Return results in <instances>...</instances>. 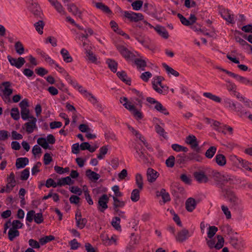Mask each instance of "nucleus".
<instances>
[{
  "label": "nucleus",
  "instance_id": "obj_21",
  "mask_svg": "<svg viewBox=\"0 0 252 252\" xmlns=\"http://www.w3.org/2000/svg\"><path fill=\"white\" fill-rule=\"evenodd\" d=\"M30 9L35 16L40 17L42 14L39 5L35 2L32 3L30 6Z\"/></svg>",
  "mask_w": 252,
  "mask_h": 252
},
{
  "label": "nucleus",
  "instance_id": "obj_47",
  "mask_svg": "<svg viewBox=\"0 0 252 252\" xmlns=\"http://www.w3.org/2000/svg\"><path fill=\"white\" fill-rule=\"evenodd\" d=\"M130 198L133 202H137L140 198V191L138 189H134L132 190Z\"/></svg>",
  "mask_w": 252,
  "mask_h": 252
},
{
  "label": "nucleus",
  "instance_id": "obj_51",
  "mask_svg": "<svg viewBox=\"0 0 252 252\" xmlns=\"http://www.w3.org/2000/svg\"><path fill=\"white\" fill-rule=\"evenodd\" d=\"M230 160L233 162V164L238 167H241V164L242 163L243 159L239 158L236 156H232L230 157Z\"/></svg>",
  "mask_w": 252,
  "mask_h": 252
},
{
  "label": "nucleus",
  "instance_id": "obj_50",
  "mask_svg": "<svg viewBox=\"0 0 252 252\" xmlns=\"http://www.w3.org/2000/svg\"><path fill=\"white\" fill-rule=\"evenodd\" d=\"M206 97L217 103H220L221 102V98L219 96L211 93H206Z\"/></svg>",
  "mask_w": 252,
  "mask_h": 252
},
{
  "label": "nucleus",
  "instance_id": "obj_27",
  "mask_svg": "<svg viewBox=\"0 0 252 252\" xmlns=\"http://www.w3.org/2000/svg\"><path fill=\"white\" fill-rule=\"evenodd\" d=\"M117 75L122 81L127 85H130L131 80L128 77L126 72L124 71H119L117 73Z\"/></svg>",
  "mask_w": 252,
  "mask_h": 252
},
{
  "label": "nucleus",
  "instance_id": "obj_10",
  "mask_svg": "<svg viewBox=\"0 0 252 252\" xmlns=\"http://www.w3.org/2000/svg\"><path fill=\"white\" fill-rule=\"evenodd\" d=\"M36 122V118L34 117H32L29 121L24 125L23 128L26 130L27 133L31 134L33 132L34 129L37 128Z\"/></svg>",
  "mask_w": 252,
  "mask_h": 252
},
{
  "label": "nucleus",
  "instance_id": "obj_18",
  "mask_svg": "<svg viewBox=\"0 0 252 252\" xmlns=\"http://www.w3.org/2000/svg\"><path fill=\"white\" fill-rule=\"evenodd\" d=\"M50 3L60 14L63 15H66V12L64 10V8L57 0H52Z\"/></svg>",
  "mask_w": 252,
  "mask_h": 252
},
{
  "label": "nucleus",
  "instance_id": "obj_2",
  "mask_svg": "<svg viewBox=\"0 0 252 252\" xmlns=\"http://www.w3.org/2000/svg\"><path fill=\"white\" fill-rule=\"evenodd\" d=\"M223 104L229 111L236 112L239 117L243 118L247 116L248 118L252 122V114L244 110L240 103L235 102L229 98H225L223 99Z\"/></svg>",
  "mask_w": 252,
  "mask_h": 252
},
{
  "label": "nucleus",
  "instance_id": "obj_58",
  "mask_svg": "<svg viewBox=\"0 0 252 252\" xmlns=\"http://www.w3.org/2000/svg\"><path fill=\"white\" fill-rule=\"evenodd\" d=\"M241 167L243 168L245 170L252 172V163L248 161L243 160L241 164Z\"/></svg>",
  "mask_w": 252,
  "mask_h": 252
},
{
  "label": "nucleus",
  "instance_id": "obj_46",
  "mask_svg": "<svg viewBox=\"0 0 252 252\" xmlns=\"http://www.w3.org/2000/svg\"><path fill=\"white\" fill-rule=\"evenodd\" d=\"M217 151V147L215 146L210 147L206 151V157L209 158H212Z\"/></svg>",
  "mask_w": 252,
  "mask_h": 252
},
{
  "label": "nucleus",
  "instance_id": "obj_4",
  "mask_svg": "<svg viewBox=\"0 0 252 252\" xmlns=\"http://www.w3.org/2000/svg\"><path fill=\"white\" fill-rule=\"evenodd\" d=\"M163 78L161 76H157L153 78L152 84L153 89L158 93L166 95L168 93L169 88L161 83Z\"/></svg>",
  "mask_w": 252,
  "mask_h": 252
},
{
  "label": "nucleus",
  "instance_id": "obj_20",
  "mask_svg": "<svg viewBox=\"0 0 252 252\" xmlns=\"http://www.w3.org/2000/svg\"><path fill=\"white\" fill-rule=\"evenodd\" d=\"M75 220L76 222V226L79 229H82L84 228L87 222V220L85 218H82L81 213H79L78 218H77V214H76Z\"/></svg>",
  "mask_w": 252,
  "mask_h": 252
},
{
  "label": "nucleus",
  "instance_id": "obj_43",
  "mask_svg": "<svg viewBox=\"0 0 252 252\" xmlns=\"http://www.w3.org/2000/svg\"><path fill=\"white\" fill-rule=\"evenodd\" d=\"M21 115L22 119L24 120L31 119V117H33L30 115V110L28 108L21 110Z\"/></svg>",
  "mask_w": 252,
  "mask_h": 252
},
{
  "label": "nucleus",
  "instance_id": "obj_24",
  "mask_svg": "<svg viewBox=\"0 0 252 252\" xmlns=\"http://www.w3.org/2000/svg\"><path fill=\"white\" fill-rule=\"evenodd\" d=\"M86 175L90 180L93 182H96L100 177V176L98 173L92 171L91 169H87L86 170Z\"/></svg>",
  "mask_w": 252,
  "mask_h": 252
},
{
  "label": "nucleus",
  "instance_id": "obj_31",
  "mask_svg": "<svg viewBox=\"0 0 252 252\" xmlns=\"http://www.w3.org/2000/svg\"><path fill=\"white\" fill-rule=\"evenodd\" d=\"M221 15L222 17L229 23L234 22L233 15L231 14L229 11L224 10L221 12Z\"/></svg>",
  "mask_w": 252,
  "mask_h": 252
},
{
  "label": "nucleus",
  "instance_id": "obj_38",
  "mask_svg": "<svg viewBox=\"0 0 252 252\" xmlns=\"http://www.w3.org/2000/svg\"><path fill=\"white\" fill-rule=\"evenodd\" d=\"M106 63L112 72H116L117 71L118 63L116 62L112 59H107Z\"/></svg>",
  "mask_w": 252,
  "mask_h": 252
},
{
  "label": "nucleus",
  "instance_id": "obj_52",
  "mask_svg": "<svg viewBox=\"0 0 252 252\" xmlns=\"http://www.w3.org/2000/svg\"><path fill=\"white\" fill-rule=\"evenodd\" d=\"M218 229L216 226H209L207 231L208 237L210 238L213 237L218 231Z\"/></svg>",
  "mask_w": 252,
  "mask_h": 252
},
{
  "label": "nucleus",
  "instance_id": "obj_6",
  "mask_svg": "<svg viewBox=\"0 0 252 252\" xmlns=\"http://www.w3.org/2000/svg\"><path fill=\"white\" fill-rule=\"evenodd\" d=\"M116 47L121 55L128 62H130L134 57L139 56L138 52L134 50L130 51L122 44H117Z\"/></svg>",
  "mask_w": 252,
  "mask_h": 252
},
{
  "label": "nucleus",
  "instance_id": "obj_56",
  "mask_svg": "<svg viewBox=\"0 0 252 252\" xmlns=\"http://www.w3.org/2000/svg\"><path fill=\"white\" fill-rule=\"evenodd\" d=\"M221 209L222 212L225 216L226 218L227 219H231V212H230L229 208H228V207L224 205H222L221 206Z\"/></svg>",
  "mask_w": 252,
  "mask_h": 252
},
{
  "label": "nucleus",
  "instance_id": "obj_37",
  "mask_svg": "<svg viewBox=\"0 0 252 252\" xmlns=\"http://www.w3.org/2000/svg\"><path fill=\"white\" fill-rule=\"evenodd\" d=\"M14 48L15 49V51L16 53L21 55L24 53L25 49L24 45H23L21 41H17L16 42Z\"/></svg>",
  "mask_w": 252,
  "mask_h": 252
},
{
  "label": "nucleus",
  "instance_id": "obj_62",
  "mask_svg": "<svg viewBox=\"0 0 252 252\" xmlns=\"http://www.w3.org/2000/svg\"><path fill=\"white\" fill-rule=\"evenodd\" d=\"M6 182L7 183H8L9 184L13 185L15 186H16V182L15 179V175L13 172H11L8 176Z\"/></svg>",
  "mask_w": 252,
  "mask_h": 252
},
{
  "label": "nucleus",
  "instance_id": "obj_55",
  "mask_svg": "<svg viewBox=\"0 0 252 252\" xmlns=\"http://www.w3.org/2000/svg\"><path fill=\"white\" fill-rule=\"evenodd\" d=\"M194 176L198 183H202L205 179V174L204 172H196L194 173Z\"/></svg>",
  "mask_w": 252,
  "mask_h": 252
},
{
  "label": "nucleus",
  "instance_id": "obj_40",
  "mask_svg": "<svg viewBox=\"0 0 252 252\" xmlns=\"http://www.w3.org/2000/svg\"><path fill=\"white\" fill-rule=\"evenodd\" d=\"M20 235L18 230L10 228L8 232V238L10 241H13L15 237H18Z\"/></svg>",
  "mask_w": 252,
  "mask_h": 252
},
{
  "label": "nucleus",
  "instance_id": "obj_23",
  "mask_svg": "<svg viewBox=\"0 0 252 252\" xmlns=\"http://www.w3.org/2000/svg\"><path fill=\"white\" fill-rule=\"evenodd\" d=\"M74 183L69 176L59 179L57 181L58 186H64L65 185H70Z\"/></svg>",
  "mask_w": 252,
  "mask_h": 252
},
{
  "label": "nucleus",
  "instance_id": "obj_39",
  "mask_svg": "<svg viewBox=\"0 0 252 252\" xmlns=\"http://www.w3.org/2000/svg\"><path fill=\"white\" fill-rule=\"evenodd\" d=\"M135 183L139 189L142 190L143 188V179L140 174L137 173L135 175Z\"/></svg>",
  "mask_w": 252,
  "mask_h": 252
},
{
  "label": "nucleus",
  "instance_id": "obj_36",
  "mask_svg": "<svg viewBox=\"0 0 252 252\" xmlns=\"http://www.w3.org/2000/svg\"><path fill=\"white\" fill-rule=\"evenodd\" d=\"M235 179L234 176L227 174H224L221 175L220 182L222 181L224 182L229 183V184H233Z\"/></svg>",
  "mask_w": 252,
  "mask_h": 252
},
{
  "label": "nucleus",
  "instance_id": "obj_34",
  "mask_svg": "<svg viewBox=\"0 0 252 252\" xmlns=\"http://www.w3.org/2000/svg\"><path fill=\"white\" fill-rule=\"evenodd\" d=\"M186 142L190 145L192 148H195L197 146L196 137L193 135H189L186 138Z\"/></svg>",
  "mask_w": 252,
  "mask_h": 252
},
{
  "label": "nucleus",
  "instance_id": "obj_59",
  "mask_svg": "<svg viewBox=\"0 0 252 252\" xmlns=\"http://www.w3.org/2000/svg\"><path fill=\"white\" fill-rule=\"evenodd\" d=\"M175 162V158L173 156H169L165 161L166 166L170 168H172L174 166Z\"/></svg>",
  "mask_w": 252,
  "mask_h": 252
},
{
  "label": "nucleus",
  "instance_id": "obj_11",
  "mask_svg": "<svg viewBox=\"0 0 252 252\" xmlns=\"http://www.w3.org/2000/svg\"><path fill=\"white\" fill-rule=\"evenodd\" d=\"M192 234V231L190 232L187 229L184 228L178 232L175 237L176 240L179 242H184L191 236Z\"/></svg>",
  "mask_w": 252,
  "mask_h": 252
},
{
  "label": "nucleus",
  "instance_id": "obj_44",
  "mask_svg": "<svg viewBox=\"0 0 252 252\" xmlns=\"http://www.w3.org/2000/svg\"><path fill=\"white\" fill-rule=\"evenodd\" d=\"M121 220L119 217H115L113 218L111 224L117 230H121V227L120 226Z\"/></svg>",
  "mask_w": 252,
  "mask_h": 252
},
{
  "label": "nucleus",
  "instance_id": "obj_63",
  "mask_svg": "<svg viewBox=\"0 0 252 252\" xmlns=\"http://www.w3.org/2000/svg\"><path fill=\"white\" fill-rule=\"evenodd\" d=\"M85 53L86 54V56L88 58V59L91 61L92 63H95L96 61V58L93 53L92 52H91L89 50H86V51L85 52Z\"/></svg>",
  "mask_w": 252,
  "mask_h": 252
},
{
  "label": "nucleus",
  "instance_id": "obj_57",
  "mask_svg": "<svg viewBox=\"0 0 252 252\" xmlns=\"http://www.w3.org/2000/svg\"><path fill=\"white\" fill-rule=\"evenodd\" d=\"M10 115L15 120H18L20 119L19 111L18 108H12Z\"/></svg>",
  "mask_w": 252,
  "mask_h": 252
},
{
  "label": "nucleus",
  "instance_id": "obj_30",
  "mask_svg": "<svg viewBox=\"0 0 252 252\" xmlns=\"http://www.w3.org/2000/svg\"><path fill=\"white\" fill-rule=\"evenodd\" d=\"M234 79L240 82V83L245 84L246 85H251L252 86V81L250 80L246 77L240 76L237 74H236Z\"/></svg>",
  "mask_w": 252,
  "mask_h": 252
},
{
  "label": "nucleus",
  "instance_id": "obj_29",
  "mask_svg": "<svg viewBox=\"0 0 252 252\" xmlns=\"http://www.w3.org/2000/svg\"><path fill=\"white\" fill-rule=\"evenodd\" d=\"M214 159L217 164L220 166H224L226 163V158L222 154H217Z\"/></svg>",
  "mask_w": 252,
  "mask_h": 252
},
{
  "label": "nucleus",
  "instance_id": "obj_9",
  "mask_svg": "<svg viewBox=\"0 0 252 252\" xmlns=\"http://www.w3.org/2000/svg\"><path fill=\"white\" fill-rule=\"evenodd\" d=\"M124 16L130 22H138L143 19L144 16L140 13H135L131 11H126L124 12Z\"/></svg>",
  "mask_w": 252,
  "mask_h": 252
},
{
  "label": "nucleus",
  "instance_id": "obj_12",
  "mask_svg": "<svg viewBox=\"0 0 252 252\" xmlns=\"http://www.w3.org/2000/svg\"><path fill=\"white\" fill-rule=\"evenodd\" d=\"M227 84L226 87L227 91L229 92L231 95L235 96L238 99L242 98L244 99V97L242 95L238 92H237V86L236 85L230 82L229 80H226Z\"/></svg>",
  "mask_w": 252,
  "mask_h": 252
},
{
  "label": "nucleus",
  "instance_id": "obj_53",
  "mask_svg": "<svg viewBox=\"0 0 252 252\" xmlns=\"http://www.w3.org/2000/svg\"><path fill=\"white\" fill-rule=\"evenodd\" d=\"M37 143L44 149H47L49 148L48 144L46 141V138H39L37 140Z\"/></svg>",
  "mask_w": 252,
  "mask_h": 252
},
{
  "label": "nucleus",
  "instance_id": "obj_7",
  "mask_svg": "<svg viewBox=\"0 0 252 252\" xmlns=\"http://www.w3.org/2000/svg\"><path fill=\"white\" fill-rule=\"evenodd\" d=\"M217 242L216 239L208 240L207 245L210 249L209 252H217L218 250L222 248L224 244V239L220 235L217 236Z\"/></svg>",
  "mask_w": 252,
  "mask_h": 252
},
{
  "label": "nucleus",
  "instance_id": "obj_26",
  "mask_svg": "<svg viewBox=\"0 0 252 252\" xmlns=\"http://www.w3.org/2000/svg\"><path fill=\"white\" fill-rule=\"evenodd\" d=\"M156 193L158 196H161L164 203L169 201L171 199L169 193L166 192L165 189H162L160 191H157Z\"/></svg>",
  "mask_w": 252,
  "mask_h": 252
},
{
  "label": "nucleus",
  "instance_id": "obj_5",
  "mask_svg": "<svg viewBox=\"0 0 252 252\" xmlns=\"http://www.w3.org/2000/svg\"><path fill=\"white\" fill-rule=\"evenodd\" d=\"M11 85V83L8 81L3 82L0 85V96L5 102L10 101V96L13 93Z\"/></svg>",
  "mask_w": 252,
  "mask_h": 252
},
{
  "label": "nucleus",
  "instance_id": "obj_60",
  "mask_svg": "<svg viewBox=\"0 0 252 252\" xmlns=\"http://www.w3.org/2000/svg\"><path fill=\"white\" fill-rule=\"evenodd\" d=\"M155 128L156 132L160 136L165 137L166 132L164 128L158 124H156L155 126Z\"/></svg>",
  "mask_w": 252,
  "mask_h": 252
},
{
  "label": "nucleus",
  "instance_id": "obj_13",
  "mask_svg": "<svg viewBox=\"0 0 252 252\" xmlns=\"http://www.w3.org/2000/svg\"><path fill=\"white\" fill-rule=\"evenodd\" d=\"M148 154L144 149H136V153L135 157L140 162L146 163L149 162Z\"/></svg>",
  "mask_w": 252,
  "mask_h": 252
},
{
  "label": "nucleus",
  "instance_id": "obj_32",
  "mask_svg": "<svg viewBox=\"0 0 252 252\" xmlns=\"http://www.w3.org/2000/svg\"><path fill=\"white\" fill-rule=\"evenodd\" d=\"M113 209L116 210L117 209L122 208L125 206V202L123 201H121L116 196H113Z\"/></svg>",
  "mask_w": 252,
  "mask_h": 252
},
{
  "label": "nucleus",
  "instance_id": "obj_49",
  "mask_svg": "<svg viewBox=\"0 0 252 252\" xmlns=\"http://www.w3.org/2000/svg\"><path fill=\"white\" fill-rule=\"evenodd\" d=\"M36 31L40 34L43 33V29L44 24L42 20H39L34 25Z\"/></svg>",
  "mask_w": 252,
  "mask_h": 252
},
{
  "label": "nucleus",
  "instance_id": "obj_35",
  "mask_svg": "<svg viewBox=\"0 0 252 252\" xmlns=\"http://www.w3.org/2000/svg\"><path fill=\"white\" fill-rule=\"evenodd\" d=\"M162 66L168 74H171L175 77H177L179 75V73L178 71L170 67L165 63H162Z\"/></svg>",
  "mask_w": 252,
  "mask_h": 252
},
{
  "label": "nucleus",
  "instance_id": "obj_48",
  "mask_svg": "<svg viewBox=\"0 0 252 252\" xmlns=\"http://www.w3.org/2000/svg\"><path fill=\"white\" fill-rule=\"evenodd\" d=\"M55 239V237L53 235L46 236L39 239V243L41 245H44L46 243L52 241Z\"/></svg>",
  "mask_w": 252,
  "mask_h": 252
},
{
  "label": "nucleus",
  "instance_id": "obj_8",
  "mask_svg": "<svg viewBox=\"0 0 252 252\" xmlns=\"http://www.w3.org/2000/svg\"><path fill=\"white\" fill-rule=\"evenodd\" d=\"M221 175L219 172L209 169L206 175V183L213 184L217 182H220Z\"/></svg>",
  "mask_w": 252,
  "mask_h": 252
},
{
  "label": "nucleus",
  "instance_id": "obj_1",
  "mask_svg": "<svg viewBox=\"0 0 252 252\" xmlns=\"http://www.w3.org/2000/svg\"><path fill=\"white\" fill-rule=\"evenodd\" d=\"M144 97L142 94L137 95L135 97L131 98L129 100L126 97H121L120 102L133 115L137 120H141L143 118V114L140 110L142 106Z\"/></svg>",
  "mask_w": 252,
  "mask_h": 252
},
{
  "label": "nucleus",
  "instance_id": "obj_3",
  "mask_svg": "<svg viewBox=\"0 0 252 252\" xmlns=\"http://www.w3.org/2000/svg\"><path fill=\"white\" fill-rule=\"evenodd\" d=\"M221 194L230 202L231 207L235 210L241 211L243 206L241 199L238 198L230 189L221 186Z\"/></svg>",
  "mask_w": 252,
  "mask_h": 252
},
{
  "label": "nucleus",
  "instance_id": "obj_61",
  "mask_svg": "<svg viewBox=\"0 0 252 252\" xmlns=\"http://www.w3.org/2000/svg\"><path fill=\"white\" fill-rule=\"evenodd\" d=\"M143 1L142 0H136L131 4L132 9L134 10H139L141 9L143 5Z\"/></svg>",
  "mask_w": 252,
  "mask_h": 252
},
{
  "label": "nucleus",
  "instance_id": "obj_64",
  "mask_svg": "<svg viewBox=\"0 0 252 252\" xmlns=\"http://www.w3.org/2000/svg\"><path fill=\"white\" fill-rule=\"evenodd\" d=\"M107 152V148L106 146H102L99 149V153L97 156V158L99 159H102Z\"/></svg>",
  "mask_w": 252,
  "mask_h": 252
},
{
  "label": "nucleus",
  "instance_id": "obj_54",
  "mask_svg": "<svg viewBox=\"0 0 252 252\" xmlns=\"http://www.w3.org/2000/svg\"><path fill=\"white\" fill-rule=\"evenodd\" d=\"M65 79L67 81L68 83L71 85L74 88H76L77 86H78V83L76 81V80L73 79L68 74L65 77Z\"/></svg>",
  "mask_w": 252,
  "mask_h": 252
},
{
  "label": "nucleus",
  "instance_id": "obj_19",
  "mask_svg": "<svg viewBox=\"0 0 252 252\" xmlns=\"http://www.w3.org/2000/svg\"><path fill=\"white\" fill-rule=\"evenodd\" d=\"M67 10L74 16L79 18L81 17V11L74 3H71L67 5Z\"/></svg>",
  "mask_w": 252,
  "mask_h": 252
},
{
  "label": "nucleus",
  "instance_id": "obj_14",
  "mask_svg": "<svg viewBox=\"0 0 252 252\" xmlns=\"http://www.w3.org/2000/svg\"><path fill=\"white\" fill-rule=\"evenodd\" d=\"M7 58L10 64L17 68H20L26 63L25 59L21 57H19L18 59H15L8 55Z\"/></svg>",
  "mask_w": 252,
  "mask_h": 252
},
{
  "label": "nucleus",
  "instance_id": "obj_42",
  "mask_svg": "<svg viewBox=\"0 0 252 252\" xmlns=\"http://www.w3.org/2000/svg\"><path fill=\"white\" fill-rule=\"evenodd\" d=\"M96 7L102 10L103 12L107 13V14H111L112 11L110 9V8L106 5L103 4L102 2H97L95 3Z\"/></svg>",
  "mask_w": 252,
  "mask_h": 252
},
{
  "label": "nucleus",
  "instance_id": "obj_25",
  "mask_svg": "<svg viewBox=\"0 0 252 252\" xmlns=\"http://www.w3.org/2000/svg\"><path fill=\"white\" fill-rule=\"evenodd\" d=\"M61 54L62 56L63 61L65 63H69L72 62V58L66 49L64 48L62 49L61 50Z\"/></svg>",
  "mask_w": 252,
  "mask_h": 252
},
{
  "label": "nucleus",
  "instance_id": "obj_41",
  "mask_svg": "<svg viewBox=\"0 0 252 252\" xmlns=\"http://www.w3.org/2000/svg\"><path fill=\"white\" fill-rule=\"evenodd\" d=\"M155 109L157 111H158V112H160V113H162V114H163L164 115H168L169 114V113L167 111V110L166 109V108L165 107H164L162 105V104L160 102H158V101L157 102V104L155 105Z\"/></svg>",
  "mask_w": 252,
  "mask_h": 252
},
{
  "label": "nucleus",
  "instance_id": "obj_17",
  "mask_svg": "<svg viewBox=\"0 0 252 252\" xmlns=\"http://www.w3.org/2000/svg\"><path fill=\"white\" fill-rule=\"evenodd\" d=\"M158 173L152 168H149L147 171V180L150 183H153L156 181L158 177Z\"/></svg>",
  "mask_w": 252,
  "mask_h": 252
},
{
  "label": "nucleus",
  "instance_id": "obj_22",
  "mask_svg": "<svg viewBox=\"0 0 252 252\" xmlns=\"http://www.w3.org/2000/svg\"><path fill=\"white\" fill-rule=\"evenodd\" d=\"M29 159L27 158H19L16 159V167L17 169L24 168L29 163Z\"/></svg>",
  "mask_w": 252,
  "mask_h": 252
},
{
  "label": "nucleus",
  "instance_id": "obj_28",
  "mask_svg": "<svg viewBox=\"0 0 252 252\" xmlns=\"http://www.w3.org/2000/svg\"><path fill=\"white\" fill-rule=\"evenodd\" d=\"M196 203L192 198H188L186 202V208L189 212H192L195 208Z\"/></svg>",
  "mask_w": 252,
  "mask_h": 252
},
{
  "label": "nucleus",
  "instance_id": "obj_16",
  "mask_svg": "<svg viewBox=\"0 0 252 252\" xmlns=\"http://www.w3.org/2000/svg\"><path fill=\"white\" fill-rule=\"evenodd\" d=\"M130 62H133L137 68H141L143 70H144V67L147 66L146 61L143 59V57L140 56V54L139 57H134L133 58Z\"/></svg>",
  "mask_w": 252,
  "mask_h": 252
},
{
  "label": "nucleus",
  "instance_id": "obj_45",
  "mask_svg": "<svg viewBox=\"0 0 252 252\" xmlns=\"http://www.w3.org/2000/svg\"><path fill=\"white\" fill-rule=\"evenodd\" d=\"M175 161L176 164H184L188 161V156H186L184 154L182 155H179L176 157Z\"/></svg>",
  "mask_w": 252,
  "mask_h": 252
},
{
  "label": "nucleus",
  "instance_id": "obj_15",
  "mask_svg": "<svg viewBox=\"0 0 252 252\" xmlns=\"http://www.w3.org/2000/svg\"><path fill=\"white\" fill-rule=\"evenodd\" d=\"M109 198L107 194H104L101 195L98 201V210L101 212H104V211L108 208L107 203L108 202Z\"/></svg>",
  "mask_w": 252,
  "mask_h": 252
},
{
  "label": "nucleus",
  "instance_id": "obj_33",
  "mask_svg": "<svg viewBox=\"0 0 252 252\" xmlns=\"http://www.w3.org/2000/svg\"><path fill=\"white\" fill-rule=\"evenodd\" d=\"M155 29L158 33L164 38L167 39L168 37V32L163 27L157 26L155 28Z\"/></svg>",
  "mask_w": 252,
  "mask_h": 252
}]
</instances>
